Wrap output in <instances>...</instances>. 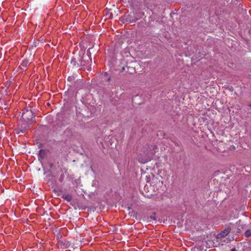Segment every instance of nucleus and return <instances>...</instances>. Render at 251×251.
<instances>
[{
	"instance_id": "nucleus-15",
	"label": "nucleus",
	"mask_w": 251,
	"mask_h": 251,
	"mask_svg": "<svg viewBox=\"0 0 251 251\" xmlns=\"http://www.w3.org/2000/svg\"><path fill=\"white\" fill-rule=\"evenodd\" d=\"M110 77H109V78H108V79H107V81H110Z\"/></svg>"
},
{
	"instance_id": "nucleus-8",
	"label": "nucleus",
	"mask_w": 251,
	"mask_h": 251,
	"mask_svg": "<svg viewBox=\"0 0 251 251\" xmlns=\"http://www.w3.org/2000/svg\"><path fill=\"white\" fill-rule=\"evenodd\" d=\"M29 63V61L27 59H25L21 63V66H22L24 68H26L27 66V65Z\"/></svg>"
},
{
	"instance_id": "nucleus-7",
	"label": "nucleus",
	"mask_w": 251,
	"mask_h": 251,
	"mask_svg": "<svg viewBox=\"0 0 251 251\" xmlns=\"http://www.w3.org/2000/svg\"><path fill=\"white\" fill-rule=\"evenodd\" d=\"M245 236L247 237H251V227L245 232Z\"/></svg>"
},
{
	"instance_id": "nucleus-16",
	"label": "nucleus",
	"mask_w": 251,
	"mask_h": 251,
	"mask_svg": "<svg viewBox=\"0 0 251 251\" xmlns=\"http://www.w3.org/2000/svg\"><path fill=\"white\" fill-rule=\"evenodd\" d=\"M87 61L88 63H89V60H87Z\"/></svg>"
},
{
	"instance_id": "nucleus-5",
	"label": "nucleus",
	"mask_w": 251,
	"mask_h": 251,
	"mask_svg": "<svg viewBox=\"0 0 251 251\" xmlns=\"http://www.w3.org/2000/svg\"><path fill=\"white\" fill-rule=\"evenodd\" d=\"M62 198L66 200L67 201L70 202L72 200V196L71 195L69 194H63L61 196Z\"/></svg>"
},
{
	"instance_id": "nucleus-13",
	"label": "nucleus",
	"mask_w": 251,
	"mask_h": 251,
	"mask_svg": "<svg viewBox=\"0 0 251 251\" xmlns=\"http://www.w3.org/2000/svg\"><path fill=\"white\" fill-rule=\"evenodd\" d=\"M230 251H237L235 248L231 249Z\"/></svg>"
},
{
	"instance_id": "nucleus-3",
	"label": "nucleus",
	"mask_w": 251,
	"mask_h": 251,
	"mask_svg": "<svg viewBox=\"0 0 251 251\" xmlns=\"http://www.w3.org/2000/svg\"><path fill=\"white\" fill-rule=\"evenodd\" d=\"M126 19L127 22L130 23H134L136 22L137 20L131 14L126 16Z\"/></svg>"
},
{
	"instance_id": "nucleus-4",
	"label": "nucleus",
	"mask_w": 251,
	"mask_h": 251,
	"mask_svg": "<svg viewBox=\"0 0 251 251\" xmlns=\"http://www.w3.org/2000/svg\"><path fill=\"white\" fill-rule=\"evenodd\" d=\"M231 231V228L229 226L226 227L224 230L221 232V237H225L228 236V234Z\"/></svg>"
},
{
	"instance_id": "nucleus-6",
	"label": "nucleus",
	"mask_w": 251,
	"mask_h": 251,
	"mask_svg": "<svg viewBox=\"0 0 251 251\" xmlns=\"http://www.w3.org/2000/svg\"><path fill=\"white\" fill-rule=\"evenodd\" d=\"M148 219H150V220H148V222L153 223V221H154V224L156 223L157 219L155 216H151Z\"/></svg>"
},
{
	"instance_id": "nucleus-11",
	"label": "nucleus",
	"mask_w": 251,
	"mask_h": 251,
	"mask_svg": "<svg viewBox=\"0 0 251 251\" xmlns=\"http://www.w3.org/2000/svg\"><path fill=\"white\" fill-rule=\"evenodd\" d=\"M73 79H74V77H73V76H69L68 78V80L70 81H72Z\"/></svg>"
},
{
	"instance_id": "nucleus-14",
	"label": "nucleus",
	"mask_w": 251,
	"mask_h": 251,
	"mask_svg": "<svg viewBox=\"0 0 251 251\" xmlns=\"http://www.w3.org/2000/svg\"><path fill=\"white\" fill-rule=\"evenodd\" d=\"M109 18H112V12H111V13H110V16H109Z\"/></svg>"
},
{
	"instance_id": "nucleus-2",
	"label": "nucleus",
	"mask_w": 251,
	"mask_h": 251,
	"mask_svg": "<svg viewBox=\"0 0 251 251\" xmlns=\"http://www.w3.org/2000/svg\"><path fill=\"white\" fill-rule=\"evenodd\" d=\"M233 240V237L230 236H228L227 237L226 236L221 237V244L223 245L224 243H228Z\"/></svg>"
},
{
	"instance_id": "nucleus-9",
	"label": "nucleus",
	"mask_w": 251,
	"mask_h": 251,
	"mask_svg": "<svg viewBox=\"0 0 251 251\" xmlns=\"http://www.w3.org/2000/svg\"><path fill=\"white\" fill-rule=\"evenodd\" d=\"M71 63L74 66H76V64L77 67L79 66V64L76 63V59L75 58L72 59Z\"/></svg>"
},
{
	"instance_id": "nucleus-1",
	"label": "nucleus",
	"mask_w": 251,
	"mask_h": 251,
	"mask_svg": "<svg viewBox=\"0 0 251 251\" xmlns=\"http://www.w3.org/2000/svg\"><path fill=\"white\" fill-rule=\"evenodd\" d=\"M35 115L31 109H25L22 115L23 120L21 124V131L24 132L27 128L29 127V125L33 122Z\"/></svg>"
},
{
	"instance_id": "nucleus-12",
	"label": "nucleus",
	"mask_w": 251,
	"mask_h": 251,
	"mask_svg": "<svg viewBox=\"0 0 251 251\" xmlns=\"http://www.w3.org/2000/svg\"><path fill=\"white\" fill-rule=\"evenodd\" d=\"M85 61L84 60H81V63H80V65H82V66H84V65H85Z\"/></svg>"
},
{
	"instance_id": "nucleus-10",
	"label": "nucleus",
	"mask_w": 251,
	"mask_h": 251,
	"mask_svg": "<svg viewBox=\"0 0 251 251\" xmlns=\"http://www.w3.org/2000/svg\"><path fill=\"white\" fill-rule=\"evenodd\" d=\"M86 58H88V59L90 60V61H91V60L90 59V57L89 54H87V55H83V57H82L83 59H85Z\"/></svg>"
}]
</instances>
